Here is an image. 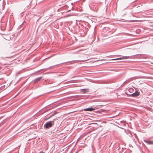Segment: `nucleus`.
<instances>
[{"label": "nucleus", "mask_w": 153, "mask_h": 153, "mask_svg": "<svg viewBox=\"0 0 153 153\" xmlns=\"http://www.w3.org/2000/svg\"><path fill=\"white\" fill-rule=\"evenodd\" d=\"M95 110L94 109L92 108H85L84 109V110L86 111H92Z\"/></svg>", "instance_id": "obj_7"}, {"label": "nucleus", "mask_w": 153, "mask_h": 153, "mask_svg": "<svg viewBox=\"0 0 153 153\" xmlns=\"http://www.w3.org/2000/svg\"><path fill=\"white\" fill-rule=\"evenodd\" d=\"M129 58L128 56H122L121 57L117 58L116 59H112V60H120L122 59H126Z\"/></svg>", "instance_id": "obj_2"}, {"label": "nucleus", "mask_w": 153, "mask_h": 153, "mask_svg": "<svg viewBox=\"0 0 153 153\" xmlns=\"http://www.w3.org/2000/svg\"><path fill=\"white\" fill-rule=\"evenodd\" d=\"M139 95V93L136 91L135 92L132 94H130L131 96L133 97H136Z\"/></svg>", "instance_id": "obj_3"}, {"label": "nucleus", "mask_w": 153, "mask_h": 153, "mask_svg": "<svg viewBox=\"0 0 153 153\" xmlns=\"http://www.w3.org/2000/svg\"><path fill=\"white\" fill-rule=\"evenodd\" d=\"M143 141L147 143L148 144H149V145L153 144V141L148 140H143Z\"/></svg>", "instance_id": "obj_4"}, {"label": "nucleus", "mask_w": 153, "mask_h": 153, "mask_svg": "<svg viewBox=\"0 0 153 153\" xmlns=\"http://www.w3.org/2000/svg\"><path fill=\"white\" fill-rule=\"evenodd\" d=\"M54 124V121H49L46 123L44 125V127L46 129H48L52 127Z\"/></svg>", "instance_id": "obj_1"}, {"label": "nucleus", "mask_w": 153, "mask_h": 153, "mask_svg": "<svg viewBox=\"0 0 153 153\" xmlns=\"http://www.w3.org/2000/svg\"><path fill=\"white\" fill-rule=\"evenodd\" d=\"M56 114L55 113H54V114H52L51 116H50L49 117V119L51 118V117L52 116H53Z\"/></svg>", "instance_id": "obj_8"}, {"label": "nucleus", "mask_w": 153, "mask_h": 153, "mask_svg": "<svg viewBox=\"0 0 153 153\" xmlns=\"http://www.w3.org/2000/svg\"><path fill=\"white\" fill-rule=\"evenodd\" d=\"M89 90L88 89H81V92L83 93H85L88 92Z\"/></svg>", "instance_id": "obj_5"}, {"label": "nucleus", "mask_w": 153, "mask_h": 153, "mask_svg": "<svg viewBox=\"0 0 153 153\" xmlns=\"http://www.w3.org/2000/svg\"><path fill=\"white\" fill-rule=\"evenodd\" d=\"M42 78V77H38L35 79L33 82L35 83H36L39 81Z\"/></svg>", "instance_id": "obj_6"}, {"label": "nucleus", "mask_w": 153, "mask_h": 153, "mask_svg": "<svg viewBox=\"0 0 153 153\" xmlns=\"http://www.w3.org/2000/svg\"><path fill=\"white\" fill-rule=\"evenodd\" d=\"M127 21V22H132V21H132V20H127V21Z\"/></svg>", "instance_id": "obj_10"}, {"label": "nucleus", "mask_w": 153, "mask_h": 153, "mask_svg": "<svg viewBox=\"0 0 153 153\" xmlns=\"http://www.w3.org/2000/svg\"><path fill=\"white\" fill-rule=\"evenodd\" d=\"M70 11H71V10H68V11H66V13H67V12H68Z\"/></svg>", "instance_id": "obj_11"}, {"label": "nucleus", "mask_w": 153, "mask_h": 153, "mask_svg": "<svg viewBox=\"0 0 153 153\" xmlns=\"http://www.w3.org/2000/svg\"><path fill=\"white\" fill-rule=\"evenodd\" d=\"M133 89L131 88H130L129 89V91H132V90Z\"/></svg>", "instance_id": "obj_9"}, {"label": "nucleus", "mask_w": 153, "mask_h": 153, "mask_svg": "<svg viewBox=\"0 0 153 153\" xmlns=\"http://www.w3.org/2000/svg\"><path fill=\"white\" fill-rule=\"evenodd\" d=\"M39 153H44V152H39Z\"/></svg>", "instance_id": "obj_12"}]
</instances>
